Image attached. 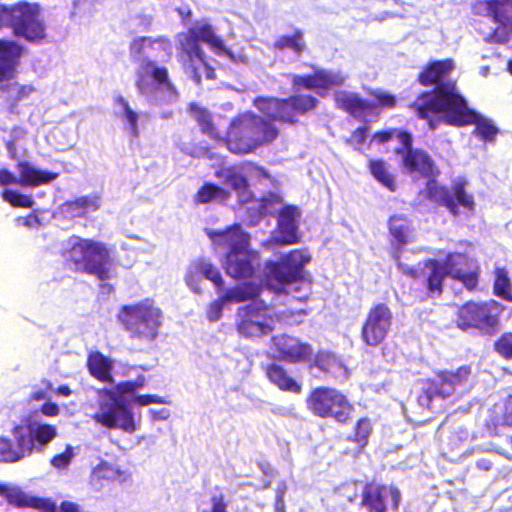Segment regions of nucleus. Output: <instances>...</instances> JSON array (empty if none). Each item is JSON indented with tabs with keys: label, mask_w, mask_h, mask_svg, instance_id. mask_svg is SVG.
<instances>
[{
	"label": "nucleus",
	"mask_w": 512,
	"mask_h": 512,
	"mask_svg": "<svg viewBox=\"0 0 512 512\" xmlns=\"http://www.w3.org/2000/svg\"><path fill=\"white\" fill-rule=\"evenodd\" d=\"M73 457V447L71 445H67L63 452L54 455L50 459V464L56 469H65L70 465Z\"/></svg>",
	"instance_id": "4d7b16f0"
},
{
	"label": "nucleus",
	"mask_w": 512,
	"mask_h": 512,
	"mask_svg": "<svg viewBox=\"0 0 512 512\" xmlns=\"http://www.w3.org/2000/svg\"><path fill=\"white\" fill-rule=\"evenodd\" d=\"M63 255L66 264L75 272L94 275L102 281L112 277L113 259L103 242L75 237Z\"/></svg>",
	"instance_id": "0eeeda50"
},
{
	"label": "nucleus",
	"mask_w": 512,
	"mask_h": 512,
	"mask_svg": "<svg viewBox=\"0 0 512 512\" xmlns=\"http://www.w3.org/2000/svg\"><path fill=\"white\" fill-rule=\"evenodd\" d=\"M101 394L106 397L99 402V410L93 415L96 423L108 429H120L126 433H134L137 425L130 406L115 391L103 389Z\"/></svg>",
	"instance_id": "9d476101"
},
{
	"label": "nucleus",
	"mask_w": 512,
	"mask_h": 512,
	"mask_svg": "<svg viewBox=\"0 0 512 512\" xmlns=\"http://www.w3.org/2000/svg\"><path fill=\"white\" fill-rule=\"evenodd\" d=\"M400 272L420 283L430 297H440L447 277L459 281L467 290L473 291L479 284L480 268L462 252H450L443 261L427 258L417 266L398 263Z\"/></svg>",
	"instance_id": "7ed1b4c3"
},
{
	"label": "nucleus",
	"mask_w": 512,
	"mask_h": 512,
	"mask_svg": "<svg viewBox=\"0 0 512 512\" xmlns=\"http://www.w3.org/2000/svg\"><path fill=\"white\" fill-rule=\"evenodd\" d=\"M285 487L279 489L277 491L276 499H275V512H286L285 511V503H284V493Z\"/></svg>",
	"instance_id": "338daca9"
},
{
	"label": "nucleus",
	"mask_w": 512,
	"mask_h": 512,
	"mask_svg": "<svg viewBox=\"0 0 512 512\" xmlns=\"http://www.w3.org/2000/svg\"><path fill=\"white\" fill-rule=\"evenodd\" d=\"M394 153L400 156L399 167L403 172L429 180L426 193L430 201L445 207L454 217L460 215V208L468 215L474 214L476 202L466 189L467 182L458 179L450 189L438 184L435 178L440 174L439 168L426 150L413 147L411 133L401 134V146Z\"/></svg>",
	"instance_id": "f257e3e1"
},
{
	"label": "nucleus",
	"mask_w": 512,
	"mask_h": 512,
	"mask_svg": "<svg viewBox=\"0 0 512 512\" xmlns=\"http://www.w3.org/2000/svg\"><path fill=\"white\" fill-rule=\"evenodd\" d=\"M155 44L170 45L166 37L153 38L150 36H138L131 40L129 44V53L134 61H139L144 57L147 49H152Z\"/></svg>",
	"instance_id": "c9c22d12"
},
{
	"label": "nucleus",
	"mask_w": 512,
	"mask_h": 512,
	"mask_svg": "<svg viewBox=\"0 0 512 512\" xmlns=\"http://www.w3.org/2000/svg\"><path fill=\"white\" fill-rule=\"evenodd\" d=\"M211 507L207 510H203L201 512H229L228 511V501L223 492H215L210 497Z\"/></svg>",
	"instance_id": "13d9d810"
},
{
	"label": "nucleus",
	"mask_w": 512,
	"mask_h": 512,
	"mask_svg": "<svg viewBox=\"0 0 512 512\" xmlns=\"http://www.w3.org/2000/svg\"><path fill=\"white\" fill-rule=\"evenodd\" d=\"M260 292V286L253 283H244L228 289L223 296L224 300H227L228 303H240L248 300H254L260 295Z\"/></svg>",
	"instance_id": "e433bc0d"
},
{
	"label": "nucleus",
	"mask_w": 512,
	"mask_h": 512,
	"mask_svg": "<svg viewBox=\"0 0 512 512\" xmlns=\"http://www.w3.org/2000/svg\"><path fill=\"white\" fill-rule=\"evenodd\" d=\"M1 197L15 208H32L34 205V200L30 195H25L12 189H4L1 192Z\"/></svg>",
	"instance_id": "49530a36"
},
{
	"label": "nucleus",
	"mask_w": 512,
	"mask_h": 512,
	"mask_svg": "<svg viewBox=\"0 0 512 512\" xmlns=\"http://www.w3.org/2000/svg\"><path fill=\"white\" fill-rule=\"evenodd\" d=\"M87 369L92 377L100 382L113 383V360L100 351H92L87 356Z\"/></svg>",
	"instance_id": "2f4dec72"
},
{
	"label": "nucleus",
	"mask_w": 512,
	"mask_h": 512,
	"mask_svg": "<svg viewBox=\"0 0 512 512\" xmlns=\"http://www.w3.org/2000/svg\"><path fill=\"white\" fill-rule=\"evenodd\" d=\"M149 76L158 86H163L169 91H175V87L169 79L168 69L165 66H157L150 59H144L136 72L135 81V85L141 93H145L149 88Z\"/></svg>",
	"instance_id": "bb28decb"
},
{
	"label": "nucleus",
	"mask_w": 512,
	"mask_h": 512,
	"mask_svg": "<svg viewBox=\"0 0 512 512\" xmlns=\"http://www.w3.org/2000/svg\"><path fill=\"white\" fill-rule=\"evenodd\" d=\"M270 347L278 360L290 364L304 363L312 359V346L287 334L272 336Z\"/></svg>",
	"instance_id": "aec40b11"
},
{
	"label": "nucleus",
	"mask_w": 512,
	"mask_h": 512,
	"mask_svg": "<svg viewBox=\"0 0 512 512\" xmlns=\"http://www.w3.org/2000/svg\"><path fill=\"white\" fill-rule=\"evenodd\" d=\"M306 405L313 415L332 418L340 424L348 423L354 410L345 394L329 386L312 389L306 398Z\"/></svg>",
	"instance_id": "6e6552de"
},
{
	"label": "nucleus",
	"mask_w": 512,
	"mask_h": 512,
	"mask_svg": "<svg viewBox=\"0 0 512 512\" xmlns=\"http://www.w3.org/2000/svg\"><path fill=\"white\" fill-rule=\"evenodd\" d=\"M279 134L278 127L268 118L245 111L231 119L223 142L231 153L245 155L271 144Z\"/></svg>",
	"instance_id": "20e7f679"
},
{
	"label": "nucleus",
	"mask_w": 512,
	"mask_h": 512,
	"mask_svg": "<svg viewBox=\"0 0 512 512\" xmlns=\"http://www.w3.org/2000/svg\"><path fill=\"white\" fill-rule=\"evenodd\" d=\"M494 350L504 359H512V332L503 333L494 342Z\"/></svg>",
	"instance_id": "09e8293b"
},
{
	"label": "nucleus",
	"mask_w": 512,
	"mask_h": 512,
	"mask_svg": "<svg viewBox=\"0 0 512 512\" xmlns=\"http://www.w3.org/2000/svg\"><path fill=\"white\" fill-rule=\"evenodd\" d=\"M318 103V99L311 94H293L286 98L257 97L254 100L259 110L272 109L268 118L270 121L290 125L296 124L299 116L313 111Z\"/></svg>",
	"instance_id": "1a4fd4ad"
},
{
	"label": "nucleus",
	"mask_w": 512,
	"mask_h": 512,
	"mask_svg": "<svg viewBox=\"0 0 512 512\" xmlns=\"http://www.w3.org/2000/svg\"><path fill=\"white\" fill-rule=\"evenodd\" d=\"M273 49L276 51L290 50L294 55L301 56L306 50L304 32L300 28H295L292 34L278 36L273 42Z\"/></svg>",
	"instance_id": "72a5a7b5"
},
{
	"label": "nucleus",
	"mask_w": 512,
	"mask_h": 512,
	"mask_svg": "<svg viewBox=\"0 0 512 512\" xmlns=\"http://www.w3.org/2000/svg\"><path fill=\"white\" fill-rule=\"evenodd\" d=\"M188 111L199 126L202 134L207 135L213 140L223 141L221 131L214 122L212 113L207 108L192 102L188 106Z\"/></svg>",
	"instance_id": "473e14b6"
},
{
	"label": "nucleus",
	"mask_w": 512,
	"mask_h": 512,
	"mask_svg": "<svg viewBox=\"0 0 512 512\" xmlns=\"http://www.w3.org/2000/svg\"><path fill=\"white\" fill-rule=\"evenodd\" d=\"M257 254L246 248L238 252H227L223 268L225 273L236 280L252 278L259 264L255 263Z\"/></svg>",
	"instance_id": "5701e85b"
},
{
	"label": "nucleus",
	"mask_w": 512,
	"mask_h": 512,
	"mask_svg": "<svg viewBox=\"0 0 512 512\" xmlns=\"http://www.w3.org/2000/svg\"><path fill=\"white\" fill-rule=\"evenodd\" d=\"M40 411L43 415L47 417L57 416L60 412V409L56 403L53 402H45L41 405Z\"/></svg>",
	"instance_id": "0e129e2a"
},
{
	"label": "nucleus",
	"mask_w": 512,
	"mask_h": 512,
	"mask_svg": "<svg viewBox=\"0 0 512 512\" xmlns=\"http://www.w3.org/2000/svg\"><path fill=\"white\" fill-rule=\"evenodd\" d=\"M310 257L298 249L291 250L280 261H267L268 275L281 284H290L301 277L303 267Z\"/></svg>",
	"instance_id": "6ab92c4d"
},
{
	"label": "nucleus",
	"mask_w": 512,
	"mask_h": 512,
	"mask_svg": "<svg viewBox=\"0 0 512 512\" xmlns=\"http://www.w3.org/2000/svg\"><path fill=\"white\" fill-rule=\"evenodd\" d=\"M291 82L296 89L313 90L320 93L321 90L326 91L342 86L345 82V76L339 72L315 69L311 74L293 75Z\"/></svg>",
	"instance_id": "4be33fe9"
},
{
	"label": "nucleus",
	"mask_w": 512,
	"mask_h": 512,
	"mask_svg": "<svg viewBox=\"0 0 512 512\" xmlns=\"http://www.w3.org/2000/svg\"><path fill=\"white\" fill-rule=\"evenodd\" d=\"M23 47L13 40L0 39V83L14 79L18 74Z\"/></svg>",
	"instance_id": "a878e982"
},
{
	"label": "nucleus",
	"mask_w": 512,
	"mask_h": 512,
	"mask_svg": "<svg viewBox=\"0 0 512 512\" xmlns=\"http://www.w3.org/2000/svg\"><path fill=\"white\" fill-rule=\"evenodd\" d=\"M492 1L475 0L472 3L473 12L477 15L489 17L497 26L486 36L485 41L490 44H505L512 38V5L504 12L505 15H496Z\"/></svg>",
	"instance_id": "f3484780"
},
{
	"label": "nucleus",
	"mask_w": 512,
	"mask_h": 512,
	"mask_svg": "<svg viewBox=\"0 0 512 512\" xmlns=\"http://www.w3.org/2000/svg\"><path fill=\"white\" fill-rule=\"evenodd\" d=\"M369 132V127L367 125L359 126L354 129L350 135L345 140V144L352 147L354 150L362 151V145L365 143Z\"/></svg>",
	"instance_id": "8fccbe9b"
},
{
	"label": "nucleus",
	"mask_w": 512,
	"mask_h": 512,
	"mask_svg": "<svg viewBox=\"0 0 512 512\" xmlns=\"http://www.w3.org/2000/svg\"><path fill=\"white\" fill-rule=\"evenodd\" d=\"M0 496L9 505L19 509L31 508L40 512H57V505L53 500L30 495L18 486L0 483Z\"/></svg>",
	"instance_id": "412c9836"
},
{
	"label": "nucleus",
	"mask_w": 512,
	"mask_h": 512,
	"mask_svg": "<svg viewBox=\"0 0 512 512\" xmlns=\"http://www.w3.org/2000/svg\"><path fill=\"white\" fill-rule=\"evenodd\" d=\"M224 182L237 193L240 202L245 203L251 200L248 180L244 175L236 171H229L225 175Z\"/></svg>",
	"instance_id": "79ce46f5"
},
{
	"label": "nucleus",
	"mask_w": 512,
	"mask_h": 512,
	"mask_svg": "<svg viewBox=\"0 0 512 512\" xmlns=\"http://www.w3.org/2000/svg\"><path fill=\"white\" fill-rule=\"evenodd\" d=\"M115 102L120 105L124 111L125 118L127 122L130 125V131L133 136H138V127H137V121H138V114L131 109L128 102L122 97L118 96L115 99Z\"/></svg>",
	"instance_id": "603ef678"
},
{
	"label": "nucleus",
	"mask_w": 512,
	"mask_h": 512,
	"mask_svg": "<svg viewBox=\"0 0 512 512\" xmlns=\"http://www.w3.org/2000/svg\"><path fill=\"white\" fill-rule=\"evenodd\" d=\"M393 313L385 303L371 306L365 317L360 331L363 343L370 347H377L387 338L392 326Z\"/></svg>",
	"instance_id": "2eb2a0df"
},
{
	"label": "nucleus",
	"mask_w": 512,
	"mask_h": 512,
	"mask_svg": "<svg viewBox=\"0 0 512 512\" xmlns=\"http://www.w3.org/2000/svg\"><path fill=\"white\" fill-rule=\"evenodd\" d=\"M188 30L199 43L204 42L217 52L224 50L223 40L215 34L210 24L191 27Z\"/></svg>",
	"instance_id": "a19ab883"
},
{
	"label": "nucleus",
	"mask_w": 512,
	"mask_h": 512,
	"mask_svg": "<svg viewBox=\"0 0 512 512\" xmlns=\"http://www.w3.org/2000/svg\"><path fill=\"white\" fill-rule=\"evenodd\" d=\"M307 363L309 369L317 368L324 374L334 373L342 368V362L337 355L328 350L312 352V359Z\"/></svg>",
	"instance_id": "f704fd0d"
},
{
	"label": "nucleus",
	"mask_w": 512,
	"mask_h": 512,
	"mask_svg": "<svg viewBox=\"0 0 512 512\" xmlns=\"http://www.w3.org/2000/svg\"><path fill=\"white\" fill-rule=\"evenodd\" d=\"M230 197V192L214 183H204L194 195V202L206 204L213 200L225 201Z\"/></svg>",
	"instance_id": "ea45409f"
},
{
	"label": "nucleus",
	"mask_w": 512,
	"mask_h": 512,
	"mask_svg": "<svg viewBox=\"0 0 512 512\" xmlns=\"http://www.w3.org/2000/svg\"><path fill=\"white\" fill-rule=\"evenodd\" d=\"M402 133H410L407 130H401L396 128H390L385 130H379L376 131L373 136L372 140L377 142L378 144H385L392 140L393 138H396L399 143L401 144V134Z\"/></svg>",
	"instance_id": "6e6d98bb"
},
{
	"label": "nucleus",
	"mask_w": 512,
	"mask_h": 512,
	"mask_svg": "<svg viewBox=\"0 0 512 512\" xmlns=\"http://www.w3.org/2000/svg\"><path fill=\"white\" fill-rule=\"evenodd\" d=\"M202 48L196 38L188 30L178 39L177 56L185 54H196Z\"/></svg>",
	"instance_id": "de8ad7c7"
},
{
	"label": "nucleus",
	"mask_w": 512,
	"mask_h": 512,
	"mask_svg": "<svg viewBox=\"0 0 512 512\" xmlns=\"http://www.w3.org/2000/svg\"><path fill=\"white\" fill-rule=\"evenodd\" d=\"M57 435L56 425L23 417L11 428V438L0 437V460L14 463L43 452Z\"/></svg>",
	"instance_id": "39448f33"
},
{
	"label": "nucleus",
	"mask_w": 512,
	"mask_h": 512,
	"mask_svg": "<svg viewBox=\"0 0 512 512\" xmlns=\"http://www.w3.org/2000/svg\"><path fill=\"white\" fill-rule=\"evenodd\" d=\"M454 108L443 115L441 124L453 127H466L474 125L472 134L484 143H494L497 135L500 133L499 128L494 122L474 109L469 107L468 101L461 100Z\"/></svg>",
	"instance_id": "f8f14e48"
},
{
	"label": "nucleus",
	"mask_w": 512,
	"mask_h": 512,
	"mask_svg": "<svg viewBox=\"0 0 512 512\" xmlns=\"http://www.w3.org/2000/svg\"><path fill=\"white\" fill-rule=\"evenodd\" d=\"M237 331L244 337H262L274 329V317L263 302L253 301L237 309Z\"/></svg>",
	"instance_id": "4468645a"
},
{
	"label": "nucleus",
	"mask_w": 512,
	"mask_h": 512,
	"mask_svg": "<svg viewBox=\"0 0 512 512\" xmlns=\"http://www.w3.org/2000/svg\"><path fill=\"white\" fill-rule=\"evenodd\" d=\"M282 199L280 196L270 194L268 197H263L257 208V218L260 219L264 216L272 214L276 205L280 204Z\"/></svg>",
	"instance_id": "864d4df0"
},
{
	"label": "nucleus",
	"mask_w": 512,
	"mask_h": 512,
	"mask_svg": "<svg viewBox=\"0 0 512 512\" xmlns=\"http://www.w3.org/2000/svg\"><path fill=\"white\" fill-rule=\"evenodd\" d=\"M34 90L35 89L32 85H21L17 89L15 99L17 101L22 100V99L28 97Z\"/></svg>",
	"instance_id": "774afa93"
},
{
	"label": "nucleus",
	"mask_w": 512,
	"mask_h": 512,
	"mask_svg": "<svg viewBox=\"0 0 512 512\" xmlns=\"http://www.w3.org/2000/svg\"><path fill=\"white\" fill-rule=\"evenodd\" d=\"M335 103L337 108L357 119L375 111V105L357 93L342 92L335 97Z\"/></svg>",
	"instance_id": "c756f323"
},
{
	"label": "nucleus",
	"mask_w": 512,
	"mask_h": 512,
	"mask_svg": "<svg viewBox=\"0 0 512 512\" xmlns=\"http://www.w3.org/2000/svg\"><path fill=\"white\" fill-rule=\"evenodd\" d=\"M228 303L227 300H224L223 294L219 296L216 300L211 302L207 308V318L210 321H217L222 316L223 306Z\"/></svg>",
	"instance_id": "bf43d9fd"
},
{
	"label": "nucleus",
	"mask_w": 512,
	"mask_h": 512,
	"mask_svg": "<svg viewBox=\"0 0 512 512\" xmlns=\"http://www.w3.org/2000/svg\"><path fill=\"white\" fill-rule=\"evenodd\" d=\"M390 235L391 255L396 263L400 262V256L404 247L410 242L413 232L412 222L408 217L394 214L387 221Z\"/></svg>",
	"instance_id": "b1692460"
},
{
	"label": "nucleus",
	"mask_w": 512,
	"mask_h": 512,
	"mask_svg": "<svg viewBox=\"0 0 512 512\" xmlns=\"http://www.w3.org/2000/svg\"><path fill=\"white\" fill-rule=\"evenodd\" d=\"M115 388L116 394L122 397L124 394L132 393L135 391V386H133L131 380L119 382Z\"/></svg>",
	"instance_id": "69168bd1"
},
{
	"label": "nucleus",
	"mask_w": 512,
	"mask_h": 512,
	"mask_svg": "<svg viewBox=\"0 0 512 512\" xmlns=\"http://www.w3.org/2000/svg\"><path fill=\"white\" fill-rule=\"evenodd\" d=\"M66 206L68 210L77 211L82 216L88 211H97L101 206V201L98 195H84L66 202Z\"/></svg>",
	"instance_id": "37998d69"
},
{
	"label": "nucleus",
	"mask_w": 512,
	"mask_h": 512,
	"mask_svg": "<svg viewBox=\"0 0 512 512\" xmlns=\"http://www.w3.org/2000/svg\"><path fill=\"white\" fill-rule=\"evenodd\" d=\"M10 184L19 185L18 177L14 176L13 173L7 169H0V185L7 186Z\"/></svg>",
	"instance_id": "680f3d73"
},
{
	"label": "nucleus",
	"mask_w": 512,
	"mask_h": 512,
	"mask_svg": "<svg viewBox=\"0 0 512 512\" xmlns=\"http://www.w3.org/2000/svg\"><path fill=\"white\" fill-rule=\"evenodd\" d=\"M17 36L28 40L43 39L45 26L40 19V5L19 1L9 6V26Z\"/></svg>",
	"instance_id": "ddd939ff"
},
{
	"label": "nucleus",
	"mask_w": 512,
	"mask_h": 512,
	"mask_svg": "<svg viewBox=\"0 0 512 512\" xmlns=\"http://www.w3.org/2000/svg\"><path fill=\"white\" fill-rule=\"evenodd\" d=\"M263 370L269 382L280 391L292 394H300L302 392V384L291 376L282 364L272 362L265 365Z\"/></svg>",
	"instance_id": "c85d7f7f"
},
{
	"label": "nucleus",
	"mask_w": 512,
	"mask_h": 512,
	"mask_svg": "<svg viewBox=\"0 0 512 512\" xmlns=\"http://www.w3.org/2000/svg\"><path fill=\"white\" fill-rule=\"evenodd\" d=\"M208 237L219 248L227 252H238L249 248V234L238 223L232 224L220 231H209Z\"/></svg>",
	"instance_id": "393cba45"
},
{
	"label": "nucleus",
	"mask_w": 512,
	"mask_h": 512,
	"mask_svg": "<svg viewBox=\"0 0 512 512\" xmlns=\"http://www.w3.org/2000/svg\"><path fill=\"white\" fill-rule=\"evenodd\" d=\"M471 373L470 365H462L454 371H436V378H428L422 381L423 388L417 396L418 404L429 409L435 397L444 399L451 396L458 387L467 383Z\"/></svg>",
	"instance_id": "9b49d317"
},
{
	"label": "nucleus",
	"mask_w": 512,
	"mask_h": 512,
	"mask_svg": "<svg viewBox=\"0 0 512 512\" xmlns=\"http://www.w3.org/2000/svg\"><path fill=\"white\" fill-rule=\"evenodd\" d=\"M300 211L297 206H283L277 216L278 242L282 245H290L299 242L298 218Z\"/></svg>",
	"instance_id": "cd10ccee"
},
{
	"label": "nucleus",
	"mask_w": 512,
	"mask_h": 512,
	"mask_svg": "<svg viewBox=\"0 0 512 512\" xmlns=\"http://www.w3.org/2000/svg\"><path fill=\"white\" fill-rule=\"evenodd\" d=\"M493 293L507 302H512V282L506 267H495Z\"/></svg>",
	"instance_id": "4c0bfd02"
},
{
	"label": "nucleus",
	"mask_w": 512,
	"mask_h": 512,
	"mask_svg": "<svg viewBox=\"0 0 512 512\" xmlns=\"http://www.w3.org/2000/svg\"><path fill=\"white\" fill-rule=\"evenodd\" d=\"M370 94L375 99V102H372L373 105H375V110L376 109H393L397 105V98L393 94H390L387 92H381V91H372Z\"/></svg>",
	"instance_id": "3c124183"
},
{
	"label": "nucleus",
	"mask_w": 512,
	"mask_h": 512,
	"mask_svg": "<svg viewBox=\"0 0 512 512\" xmlns=\"http://www.w3.org/2000/svg\"><path fill=\"white\" fill-rule=\"evenodd\" d=\"M452 58L428 62L417 76V81L430 90L420 92L408 105L409 110L419 120L425 121L430 130L441 124L443 115L450 112L457 103L465 99L456 80L446 79L454 70Z\"/></svg>",
	"instance_id": "f03ea898"
},
{
	"label": "nucleus",
	"mask_w": 512,
	"mask_h": 512,
	"mask_svg": "<svg viewBox=\"0 0 512 512\" xmlns=\"http://www.w3.org/2000/svg\"><path fill=\"white\" fill-rule=\"evenodd\" d=\"M368 169L371 175L389 191L394 192L397 188L395 177L389 172L387 165L382 159H371L368 162Z\"/></svg>",
	"instance_id": "58836bf2"
},
{
	"label": "nucleus",
	"mask_w": 512,
	"mask_h": 512,
	"mask_svg": "<svg viewBox=\"0 0 512 512\" xmlns=\"http://www.w3.org/2000/svg\"><path fill=\"white\" fill-rule=\"evenodd\" d=\"M118 322L131 340L151 343L156 340L162 326V311L153 300L144 299L125 304L116 315Z\"/></svg>",
	"instance_id": "423d86ee"
},
{
	"label": "nucleus",
	"mask_w": 512,
	"mask_h": 512,
	"mask_svg": "<svg viewBox=\"0 0 512 512\" xmlns=\"http://www.w3.org/2000/svg\"><path fill=\"white\" fill-rule=\"evenodd\" d=\"M371 433V421L367 417H363L356 422L353 434L349 437V440L356 443L359 448L363 449L367 446Z\"/></svg>",
	"instance_id": "a18cd8bd"
},
{
	"label": "nucleus",
	"mask_w": 512,
	"mask_h": 512,
	"mask_svg": "<svg viewBox=\"0 0 512 512\" xmlns=\"http://www.w3.org/2000/svg\"><path fill=\"white\" fill-rule=\"evenodd\" d=\"M179 61L181 62L183 68L192 73L194 80L199 83L201 81V76L199 74V69L202 66H207V62L205 60V54L202 51H198L196 54H185L178 56Z\"/></svg>",
	"instance_id": "c03bdc74"
},
{
	"label": "nucleus",
	"mask_w": 512,
	"mask_h": 512,
	"mask_svg": "<svg viewBox=\"0 0 512 512\" xmlns=\"http://www.w3.org/2000/svg\"><path fill=\"white\" fill-rule=\"evenodd\" d=\"M135 402L140 405V406H146V405H150V404H164L166 403V401L158 396V395H154V394H143V395H138L135 397Z\"/></svg>",
	"instance_id": "052dcab7"
},
{
	"label": "nucleus",
	"mask_w": 512,
	"mask_h": 512,
	"mask_svg": "<svg viewBox=\"0 0 512 512\" xmlns=\"http://www.w3.org/2000/svg\"><path fill=\"white\" fill-rule=\"evenodd\" d=\"M203 276L210 280L217 289L221 290L224 288V280L221 276L220 271L211 263H204L200 268Z\"/></svg>",
	"instance_id": "5fc2aeb1"
},
{
	"label": "nucleus",
	"mask_w": 512,
	"mask_h": 512,
	"mask_svg": "<svg viewBox=\"0 0 512 512\" xmlns=\"http://www.w3.org/2000/svg\"><path fill=\"white\" fill-rule=\"evenodd\" d=\"M57 512H86V511H84L83 508L80 505H78L77 503L65 500L60 503L59 507H57Z\"/></svg>",
	"instance_id": "e2e57ef3"
},
{
	"label": "nucleus",
	"mask_w": 512,
	"mask_h": 512,
	"mask_svg": "<svg viewBox=\"0 0 512 512\" xmlns=\"http://www.w3.org/2000/svg\"><path fill=\"white\" fill-rule=\"evenodd\" d=\"M16 167L19 172V185L21 186L37 187L50 183L58 176L57 173L40 170L28 161H20Z\"/></svg>",
	"instance_id": "7c9ffc66"
},
{
	"label": "nucleus",
	"mask_w": 512,
	"mask_h": 512,
	"mask_svg": "<svg viewBox=\"0 0 512 512\" xmlns=\"http://www.w3.org/2000/svg\"><path fill=\"white\" fill-rule=\"evenodd\" d=\"M498 316L491 305L484 302L468 301L456 313V325L465 331L470 328L489 331L498 325Z\"/></svg>",
	"instance_id": "dca6fc26"
},
{
	"label": "nucleus",
	"mask_w": 512,
	"mask_h": 512,
	"mask_svg": "<svg viewBox=\"0 0 512 512\" xmlns=\"http://www.w3.org/2000/svg\"><path fill=\"white\" fill-rule=\"evenodd\" d=\"M390 494L392 499V508L399 509L401 494L397 487H387L375 482L365 483L362 487L360 502L358 507L363 512H387L385 497Z\"/></svg>",
	"instance_id": "a211bd4d"
}]
</instances>
